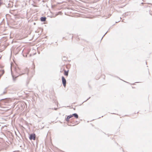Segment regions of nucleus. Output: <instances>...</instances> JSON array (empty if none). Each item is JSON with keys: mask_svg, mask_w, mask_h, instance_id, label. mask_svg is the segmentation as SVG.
Here are the masks:
<instances>
[{"mask_svg": "<svg viewBox=\"0 0 152 152\" xmlns=\"http://www.w3.org/2000/svg\"><path fill=\"white\" fill-rule=\"evenodd\" d=\"M15 71L18 75H16L15 78L18 77L19 75H20L24 74V73H23L21 71L20 69L18 68H15Z\"/></svg>", "mask_w": 152, "mask_h": 152, "instance_id": "f257e3e1", "label": "nucleus"}, {"mask_svg": "<svg viewBox=\"0 0 152 152\" xmlns=\"http://www.w3.org/2000/svg\"><path fill=\"white\" fill-rule=\"evenodd\" d=\"M30 140H35L36 139V135L35 134H31L29 137Z\"/></svg>", "mask_w": 152, "mask_h": 152, "instance_id": "f03ea898", "label": "nucleus"}, {"mask_svg": "<svg viewBox=\"0 0 152 152\" xmlns=\"http://www.w3.org/2000/svg\"><path fill=\"white\" fill-rule=\"evenodd\" d=\"M62 83H63V86L64 87H65L66 83V80L65 79V78L63 76H62Z\"/></svg>", "mask_w": 152, "mask_h": 152, "instance_id": "7ed1b4c3", "label": "nucleus"}, {"mask_svg": "<svg viewBox=\"0 0 152 152\" xmlns=\"http://www.w3.org/2000/svg\"><path fill=\"white\" fill-rule=\"evenodd\" d=\"M73 116H74L75 118H77L78 117V115L77 113H74L72 114Z\"/></svg>", "mask_w": 152, "mask_h": 152, "instance_id": "20e7f679", "label": "nucleus"}, {"mask_svg": "<svg viewBox=\"0 0 152 152\" xmlns=\"http://www.w3.org/2000/svg\"><path fill=\"white\" fill-rule=\"evenodd\" d=\"M46 18L45 17H42L41 18V20L42 21H45L46 20Z\"/></svg>", "mask_w": 152, "mask_h": 152, "instance_id": "39448f33", "label": "nucleus"}, {"mask_svg": "<svg viewBox=\"0 0 152 152\" xmlns=\"http://www.w3.org/2000/svg\"><path fill=\"white\" fill-rule=\"evenodd\" d=\"M64 75L66 76H67L68 75V71H66V70H64Z\"/></svg>", "mask_w": 152, "mask_h": 152, "instance_id": "423d86ee", "label": "nucleus"}, {"mask_svg": "<svg viewBox=\"0 0 152 152\" xmlns=\"http://www.w3.org/2000/svg\"><path fill=\"white\" fill-rule=\"evenodd\" d=\"M70 119V118L69 117V116H67V118H66V120L67 121H69V119Z\"/></svg>", "mask_w": 152, "mask_h": 152, "instance_id": "0eeeda50", "label": "nucleus"}, {"mask_svg": "<svg viewBox=\"0 0 152 152\" xmlns=\"http://www.w3.org/2000/svg\"><path fill=\"white\" fill-rule=\"evenodd\" d=\"M2 72V74L1 75H0V78L1 77L2 75L4 74V70H2L1 71Z\"/></svg>", "mask_w": 152, "mask_h": 152, "instance_id": "6e6552de", "label": "nucleus"}, {"mask_svg": "<svg viewBox=\"0 0 152 152\" xmlns=\"http://www.w3.org/2000/svg\"><path fill=\"white\" fill-rule=\"evenodd\" d=\"M12 77L13 80L14 81L15 80V78H14V76L12 75Z\"/></svg>", "mask_w": 152, "mask_h": 152, "instance_id": "1a4fd4ad", "label": "nucleus"}, {"mask_svg": "<svg viewBox=\"0 0 152 152\" xmlns=\"http://www.w3.org/2000/svg\"><path fill=\"white\" fill-rule=\"evenodd\" d=\"M68 116H69V117L70 118L73 117L72 114V115H68Z\"/></svg>", "mask_w": 152, "mask_h": 152, "instance_id": "9d476101", "label": "nucleus"}, {"mask_svg": "<svg viewBox=\"0 0 152 152\" xmlns=\"http://www.w3.org/2000/svg\"><path fill=\"white\" fill-rule=\"evenodd\" d=\"M6 93V91H4L3 92V94H5Z\"/></svg>", "mask_w": 152, "mask_h": 152, "instance_id": "9b49d317", "label": "nucleus"}, {"mask_svg": "<svg viewBox=\"0 0 152 152\" xmlns=\"http://www.w3.org/2000/svg\"><path fill=\"white\" fill-rule=\"evenodd\" d=\"M107 32L105 33V34L104 35H104H105V34H106V33H107Z\"/></svg>", "mask_w": 152, "mask_h": 152, "instance_id": "f8f14e48", "label": "nucleus"}, {"mask_svg": "<svg viewBox=\"0 0 152 152\" xmlns=\"http://www.w3.org/2000/svg\"><path fill=\"white\" fill-rule=\"evenodd\" d=\"M104 36H103V37H102V38H103V37H104Z\"/></svg>", "mask_w": 152, "mask_h": 152, "instance_id": "ddd939ff", "label": "nucleus"}, {"mask_svg": "<svg viewBox=\"0 0 152 152\" xmlns=\"http://www.w3.org/2000/svg\"><path fill=\"white\" fill-rule=\"evenodd\" d=\"M104 36H103V37H102V38H103V37H104Z\"/></svg>", "mask_w": 152, "mask_h": 152, "instance_id": "4468645a", "label": "nucleus"}, {"mask_svg": "<svg viewBox=\"0 0 152 152\" xmlns=\"http://www.w3.org/2000/svg\"><path fill=\"white\" fill-rule=\"evenodd\" d=\"M104 36H103V37H102V38H103V37H104Z\"/></svg>", "mask_w": 152, "mask_h": 152, "instance_id": "2eb2a0df", "label": "nucleus"}, {"mask_svg": "<svg viewBox=\"0 0 152 152\" xmlns=\"http://www.w3.org/2000/svg\"><path fill=\"white\" fill-rule=\"evenodd\" d=\"M55 110H56V108H55Z\"/></svg>", "mask_w": 152, "mask_h": 152, "instance_id": "dca6fc26", "label": "nucleus"}]
</instances>
